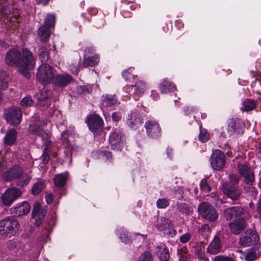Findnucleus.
Here are the masks:
<instances>
[{"mask_svg":"<svg viewBox=\"0 0 261 261\" xmlns=\"http://www.w3.org/2000/svg\"><path fill=\"white\" fill-rule=\"evenodd\" d=\"M5 61L10 66L17 67L19 72L27 78L30 76L29 70L35 66L33 55L27 48L22 49L21 51L16 48L9 50L5 55Z\"/></svg>","mask_w":261,"mask_h":261,"instance_id":"f257e3e1","label":"nucleus"},{"mask_svg":"<svg viewBox=\"0 0 261 261\" xmlns=\"http://www.w3.org/2000/svg\"><path fill=\"white\" fill-rule=\"evenodd\" d=\"M19 15L18 10L13 7L12 0H0V16L7 19L9 27L13 30L17 28L18 23L16 20Z\"/></svg>","mask_w":261,"mask_h":261,"instance_id":"f03ea898","label":"nucleus"},{"mask_svg":"<svg viewBox=\"0 0 261 261\" xmlns=\"http://www.w3.org/2000/svg\"><path fill=\"white\" fill-rule=\"evenodd\" d=\"M55 75L53 67L48 64L42 63L38 69L36 78L40 83L47 85L53 82Z\"/></svg>","mask_w":261,"mask_h":261,"instance_id":"7ed1b4c3","label":"nucleus"},{"mask_svg":"<svg viewBox=\"0 0 261 261\" xmlns=\"http://www.w3.org/2000/svg\"><path fill=\"white\" fill-rule=\"evenodd\" d=\"M18 222L13 217H8L0 220V235L8 237L18 229Z\"/></svg>","mask_w":261,"mask_h":261,"instance_id":"20e7f679","label":"nucleus"},{"mask_svg":"<svg viewBox=\"0 0 261 261\" xmlns=\"http://www.w3.org/2000/svg\"><path fill=\"white\" fill-rule=\"evenodd\" d=\"M55 23V16L53 14H48L45 19L44 25L41 26L38 31L40 39L47 41L50 35L51 29L54 28Z\"/></svg>","mask_w":261,"mask_h":261,"instance_id":"39448f33","label":"nucleus"},{"mask_svg":"<svg viewBox=\"0 0 261 261\" xmlns=\"http://www.w3.org/2000/svg\"><path fill=\"white\" fill-rule=\"evenodd\" d=\"M199 213L205 219L210 221H214L217 219L218 214L214 206L208 202H203L198 207Z\"/></svg>","mask_w":261,"mask_h":261,"instance_id":"423d86ee","label":"nucleus"},{"mask_svg":"<svg viewBox=\"0 0 261 261\" xmlns=\"http://www.w3.org/2000/svg\"><path fill=\"white\" fill-rule=\"evenodd\" d=\"M6 119L13 125H18L21 122L22 112L19 108L12 107L5 110Z\"/></svg>","mask_w":261,"mask_h":261,"instance_id":"0eeeda50","label":"nucleus"},{"mask_svg":"<svg viewBox=\"0 0 261 261\" xmlns=\"http://www.w3.org/2000/svg\"><path fill=\"white\" fill-rule=\"evenodd\" d=\"M44 124L45 122L44 121L30 124L29 126V132L32 135H35L40 137L46 144H47L50 140V138L49 135L43 128Z\"/></svg>","mask_w":261,"mask_h":261,"instance_id":"6e6552de","label":"nucleus"},{"mask_svg":"<svg viewBox=\"0 0 261 261\" xmlns=\"http://www.w3.org/2000/svg\"><path fill=\"white\" fill-rule=\"evenodd\" d=\"M211 165L216 170L223 169L225 165V156L220 150L214 151L211 156Z\"/></svg>","mask_w":261,"mask_h":261,"instance_id":"1a4fd4ad","label":"nucleus"},{"mask_svg":"<svg viewBox=\"0 0 261 261\" xmlns=\"http://www.w3.org/2000/svg\"><path fill=\"white\" fill-rule=\"evenodd\" d=\"M21 195L22 191L19 189H8L2 196L3 203L6 206H10Z\"/></svg>","mask_w":261,"mask_h":261,"instance_id":"9d476101","label":"nucleus"},{"mask_svg":"<svg viewBox=\"0 0 261 261\" xmlns=\"http://www.w3.org/2000/svg\"><path fill=\"white\" fill-rule=\"evenodd\" d=\"M224 215L227 220H231L233 217L237 219L248 218V212L240 206H233L226 208L224 211Z\"/></svg>","mask_w":261,"mask_h":261,"instance_id":"9b49d317","label":"nucleus"},{"mask_svg":"<svg viewBox=\"0 0 261 261\" xmlns=\"http://www.w3.org/2000/svg\"><path fill=\"white\" fill-rule=\"evenodd\" d=\"M147 135L150 138H156L161 135V128L159 123L155 120H149L145 123Z\"/></svg>","mask_w":261,"mask_h":261,"instance_id":"f8f14e48","label":"nucleus"},{"mask_svg":"<svg viewBox=\"0 0 261 261\" xmlns=\"http://www.w3.org/2000/svg\"><path fill=\"white\" fill-rule=\"evenodd\" d=\"M124 138L120 130L116 129L113 131L109 137V142L111 147L114 150H119L123 146Z\"/></svg>","mask_w":261,"mask_h":261,"instance_id":"ddd939ff","label":"nucleus"},{"mask_svg":"<svg viewBox=\"0 0 261 261\" xmlns=\"http://www.w3.org/2000/svg\"><path fill=\"white\" fill-rule=\"evenodd\" d=\"M51 92L50 90L44 88L41 90L36 94L37 105L40 107L47 108L51 104L50 97Z\"/></svg>","mask_w":261,"mask_h":261,"instance_id":"4468645a","label":"nucleus"},{"mask_svg":"<svg viewBox=\"0 0 261 261\" xmlns=\"http://www.w3.org/2000/svg\"><path fill=\"white\" fill-rule=\"evenodd\" d=\"M259 240L258 234L252 230H247L240 237V243L244 246H249L257 243Z\"/></svg>","mask_w":261,"mask_h":261,"instance_id":"2eb2a0df","label":"nucleus"},{"mask_svg":"<svg viewBox=\"0 0 261 261\" xmlns=\"http://www.w3.org/2000/svg\"><path fill=\"white\" fill-rule=\"evenodd\" d=\"M87 123L91 131L96 135L102 129L103 121L99 116L93 115L88 118Z\"/></svg>","mask_w":261,"mask_h":261,"instance_id":"dca6fc26","label":"nucleus"},{"mask_svg":"<svg viewBox=\"0 0 261 261\" xmlns=\"http://www.w3.org/2000/svg\"><path fill=\"white\" fill-rule=\"evenodd\" d=\"M240 174L244 177V182L248 185H251L254 180V173L247 166L244 164L238 165Z\"/></svg>","mask_w":261,"mask_h":261,"instance_id":"f3484780","label":"nucleus"},{"mask_svg":"<svg viewBox=\"0 0 261 261\" xmlns=\"http://www.w3.org/2000/svg\"><path fill=\"white\" fill-rule=\"evenodd\" d=\"M222 191L224 194L232 200H237L241 195V191L238 186H232L227 182L223 185Z\"/></svg>","mask_w":261,"mask_h":261,"instance_id":"a211bd4d","label":"nucleus"},{"mask_svg":"<svg viewBox=\"0 0 261 261\" xmlns=\"http://www.w3.org/2000/svg\"><path fill=\"white\" fill-rule=\"evenodd\" d=\"M73 79L67 73L58 74L55 75L52 83L56 86L64 87L71 83Z\"/></svg>","mask_w":261,"mask_h":261,"instance_id":"6ab92c4d","label":"nucleus"},{"mask_svg":"<svg viewBox=\"0 0 261 261\" xmlns=\"http://www.w3.org/2000/svg\"><path fill=\"white\" fill-rule=\"evenodd\" d=\"M23 170L18 166H14L4 173V178L7 181L18 178L22 174Z\"/></svg>","mask_w":261,"mask_h":261,"instance_id":"aec40b11","label":"nucleus"},{"mask_svg":"<svg viewBox=\"0 0 261 261\" xmlns=\"http://www.w3.org/2000/svg\"><path fill=\"white\" fill-rule=\"evenodd\" d=\"M222 243L218 236H215L207 248V252L210 254H217L221 252Z\"/></svg>","mask_w":261,"mask_h":261,"instance_id":"412c9836","label":"nucleus"},{"mask_svg":"<svg viewBox=\"0 0 261 261\" xmlns=\"http://www.w3.org/2000/svg\"><path fill=\"white\" fill-rule=\"evenodd\" d=\"M31 209V205L27 201L18 203L11 208L12 214L16 216H21L27 214Z\"/></svg>","mask_w":261,"mask_h":261,"instance_id":"4be33fe9","label":"nucleus"},{"mask_svg":"<svg viewBox=\"0 0 261 261\" xmlns=\"http://www.w3.org/2000/svg\"><path fill=\"white\" fill-rule=\"evenodd\" d=\"M143 123V119L137 112L131 113L128 116L127 123L133 129H136Z\"/></svg>","mask_w":261,"mask_h":261,"instance_id":"5701e85b","label":"nucleus"},{"mask_svg":"<svg viewBox=\"0 0 261 261\" xmlns=\"http://www.w3.org/2000/svg\"><path fill=\"white\" fill-rule=\"evenodd\" d=\"M246 218H239L234 220L229 223V227L231 231L234 234H239L246 226L245 219Z\"/></svg>","mask_w":261,"mask_h":261,"instance_id":"b1692460","label":"nucleus"},{"mask_svg":"<svg viewBox=\"0 0 261 261\" xmlns=\"http://www.w3.org/2000/svg\"><path fill=\"white\" fill-rule=\"evenodd\" d=\"M155 250L156 255L161 260H168L170 257L169 250L167 246L164 243H158L155 247Z\"/></svg>","mask_w":261,"mask_h":261,"instance_id":"393cba45","label":"nucleus"},{"mask_svg":"<svg viewBox=\"0 0 261 261\" xmlns=\"http://www.w3.org/2000/svg\"><path fill=\"white\" fill-rule=\"evenodd\" d=\"M99 61V59L97 55L90 56L88 51H85L83 65L84 67H92L97 65Z\"/></svg>","mask_w":261,"mask_h":261,"instance_id":"a878e982","label":"nucleus"},{"mask_svg":"<svg viewBox=\"0 0 261 261\" xmlns=\"http://www.w3.org/2000/svg\"><path fill=\"white\" fill-rule=\"evenodd\" d=\"M116 103L117 99L115 95L106 94L101 97L100 105L102 109L112 107Z\"/></svg>","mask_w":261,"mask_h":261,"instance_id":"bb28decb","label":"nucleus"},{"mask_svg":"<svg viewBox=\"0 0 261 261\" xmlns=\"http://www.w3.org/2000/svg\"><path fill=\"white\" fill-rule=\"evenodd\" d=\"M159 89L162 93L165 94L174 92L176 90V87L171 82L164 79L159 86Z\"/></svg>","mask_w":261,"mask_h":261,"instance_id":"cd10ccee","label":"nucleus"},{"mask_svg":"<svg viewBox=\"0 0 261 261\" xmlns=\"http://www.w3.org/2000/svg\"><path fill=\"white\" fill-rule=\"evenodd\" d=\"M49 46L47 44L41 46L38 49V53L41 61L46 62L48 61L49 58Z\"/></svg>","mask_w":261,"mask_h":261,"instance_id":"c85d7f7f","label":"nucleus"},{"mask_svg":"<svg viewBox=\"0 0 261 261\" xmlns=\"http://www.w3.org/2000/svg\"><path fill=\"white\" fill-rule=\"evenodd\" d=\"M17 132L15 129H10L4 137V142L7 145H12L16 141Z\"/></svg>","mask_w":261,"mask_h":261,"instance_id":"c756f323","label":"nucleus"},{"mask_svg":"<svg viewBox=\"0 0 261 261\" xmlns=\"http://www.w3.org/2000/svg\"><path fill=\"white\" fill-rule=\"evenodd\" d=\"M68 174L67 173H63L59 174L56 176L54 178V183L57 187H63L66 182L68 178Z\"/></svg>","mask_w":261,"mask_h":261,"instance_id":"7c9ffc66","label":"nucleus"},{"mask_svg":"<svg viewBox=\"0 0 261 261\" xmlns=\"http://www.w3.org/2000/svg\"><path fill=\"white\" fill-rule=\"evenodd\" d=\"M241 126V124L237 121L234 119H230L228 122L227 130L228 132L231 135L236 132L237 129H239Z\"/></svg>","mask_w":261,"mask_h":261,"instance_id":"2f4dec72","label":"nucleus"},{"mask_svg":"<svg viewBox=\"0 0 261 261\" xmlns=\"http://www.w3.org/2000/svg\"><path fill=\"white\" fill-rule=\"evenodd\" d=\"M256 107V102L249 99H246L243 102V107L241 108L242 111H249L254 109Z\"/></svg>","mask_w":261,"mask_h":261,"instance_id":"473e14b6","label":"nucleus"},{"mask_svg":"<svg viewBox=\"0 0 261 261\" xmlns=\"http://www.w3.org/2000/svg\"><path fill=\"white\" fill-rule=\"evenodd\" d=\"M135 87L134 93L138 96L142 94L147 88L145 82L142 81H138L136 84Z\"/></svg>","mask_w":261,"mask_h":261,"instance_id":"72a5a7b5","label":"nucleus"},{"mask_svg":"<svg viewBox=\"0 0 261 261\" xmlns=\"http://www.w3.org/2000/svg\"><path fill=\"white\" fill-rule=\"evenodd\" d=\"M260 255L256 250L250 249L246 253L244 259L246 261H254Z\"/></svg>","mask_w":261,"mask_h":261,"instance_id":"f704fd0d","label":"nucleus"},{"mask_svg":"<svg viewBox=\"0 0 261 261\" xmlns=\"http://www.w3.org/2000/svg\"><path fill=\"white\" fill-rule=\"evenodd\" d=\"M45 185L43 182H37L33 186L32 193L35 195H38L43 191Z\"/></svg>","mask_w":261,"mask_h":261,"instance_id":"c9c22d12","label":"nucleus"},{"mask_svg":"<svg viewBox=\"0 0 261 261\" xmlns=\"http://www.w3.org/2000/svg\"><path fill=\"white\" fill-rule=\"evenodd\" d=\"M169 226L167 220L164 217H162L158 220L156 227L160 231H163L165 232L167 230V227Z\"/></svg>","mask_w":261,"mask_h":261,"instance_id":"e433bc0d","label":"nucleus"},{"mask_svg":"<svg viewBox=\"0 0 261 261\" xmlns=\"http://www.w3.org/2000/svg\"><path fill=\"white\" fill-rule=\"evenodd\" d=\"M179 261H187L188 256V249L186 247H181L177 250Z\"/></svg>","mask_w":261,"mask_h":261,"instance_id":"4c0bfd02","label":"nucleus"},{"mask_svg":"<svg viewBox=\"0 0 261 261\" xmlns=\"http://www.w3.org/2000/svg\"><path fill=\"white\" fill-rule=\"evenodd\" d=\"M41 205L39 202H36L33 206V208L32 212V217H35L37 215L41 216L42 214V212H44V215L46 213L45 212L40 211Z\"/></svg>","mask_w":261,"mask_h":261,"instance_id":"58836bf2","label":"nucleus"},{"mask_svg":"<svg viewBox=\"0 0 261 261\" xmlns=\"http://www.w3.org/2000/svg\"><path fill=\"white\" fill-rule=\"evenodd\" d=\"M212 261H237L234 258L232 257L224 255H219L215 256L213 259Z\"/></svg>","mask_w":261,"mask_h":261,"instance_id":"ea45409f","label":"nucleus"},{"mask_svg":"<svg viewBox=\"0 0 261 261\" xmlns=\"http://www.w3.org/2000/svg\"><path fill=\"white\" fill-rule=\"evenodd\" d=\"M210 138L209 134L205 129H200V133L198 135L199 141L204 142L207 141Z\"/></svg>","mask_w":261,"mask_h":261,"instance_id":"a19ab883","label":"nucleus"},{"mask_svg":"<svg viewBox=\"0 0 261 261\" xmlns=\"http://www.w3.org/2000/svg\"><path fill=\"white\" fill-rule=\"evenodd\" d=\"M20 178V181H19V185L21 186H24L25 185H27L29 182L31 176L27 174V173H23L21 175Z\"/></svg>","mask_w":261,"mask_h":261,"instance_id":"79ce46f5","label":"nucleus"},{"mask_svg":"<svg viewBox=\"0 0 261 261\" xmlns=\"http://www.w3.org/2000/svg\"><path fill=\"white\" fill-rule=\"evenodd\" d=\"M156 203V206L159 208H165L169 205L168 200L165 198L159 199Z\"/></svg>","mask_w":261,"mask_h":261,"instance_id":"37998d69","label":"nucleus"},{"mask_svg":"<svg viewBox=\"0 0 261 261\" xmlns=\"http://www.w3.org/2000/svg\"><path fill=\"white\" fill-rule=\"evenodd\" d=\"M229 182L228 183V184L232 186H238L237 185L239 181V177L237 175L233 173L230 174L229 175Z\"/></svg>","mask_w":261,"mask_h":261,"instance_id":"c03bdc74","label":"nucleus"},{"mask_svg":"<svg viewBox=\"0 0 261 261\" xmlns=\"http://www.w3.org/2000/svg\"><path fill=\"white\" fill-rule=\"evenodd\" d=\"M138 261H152L151 253L149 251H145L141 255Z\"/></svg>","mask_w":261,"mask_h":261,"instance_id":"a18cd8bd","label":"nucleus"},{"mask_svg":"<svg viewBox=\"0 0 261 261\" xmlns=\"http://www.w3.org/2000/svg\"><path fill=\"white\" fill-rule=\"evenodd\" d=\"M177 210L182 214H188L190 211L189 206L184 203L177 204Z\"/></svg>","mask_w":261,"mask_h":261,"instance_id":"49530a36","label":"nucleus"},{"mask_svg":"<svg viewBox=\"0 0 261 261\" xmlns=\"http://www.w3.org/2000/svg\"><path fill=\"white\" fill-rule=\"evenodd\" d=\"M33 102V100L31 97H25L21 100V105L23 107H30L32 105Z\"/></svg>","mask_w":261,"mask_h":261,"instance_id":"de8ad7c7","label":"nucleus"},{"mask_svg":"<svg viewBox=\"0 0 261 261\" xmlns=\"http://www.w3.org/2000/svg\"><path fill=\"white\" fill-rule=\"evenodd\" d=\"M119 235H120V239L121 240L122 242H124V243H127L129 242L130 239L129 237L127 236V233L126 231L124 230H120L119 232Z\"/></svg>","mask_w":261,"mask_h":261,"instance_id":"09e8293b","label":"nucleus"},{"mask_svg":"<svg viewBox=\"0 0 261 261\" xmlns=\"http://www.w3.org/2000/svg\"><path fill=\"white\" fill-rule=\"evenodd\" d=\"M133 68L132 67L127 68L126 70H124L122 72V76L125 79L126 81L129 80L132 75L131 74V72H132Z\"/></svg>","mask_w":261,"mask_h":261,"instance_id":"8fccbe9b","label":"nucleus"},{"mask_svg":"<svg viewBox=\"0 0 261 261\" xmlns=\"http://www.w3.org/2000/svg\"><path fill=\"white\" fill-rule=\"evenodd\" d=\"M191 236V233H186L180 237L179 241L182 243H186L190 240Z\"/></svg>","mask_w":261,"mask_h":261,"instance_id":"3c124183","label":"nucleus"},{"mask_svg":"<svg viewBox=\"0 0 261 261\" xmlns=\"http://www.w3.org/2000/svg\"><path fill=\"white\" fill-rule=\"evenodd\" d=\"M200 187L202 191L205 192H210L211 191V187L204 180H202L200 182Z\"/></svg>","mask_w":261,"mask_h":261,"instance_id":"603ef678","label":"nucleus"},{"mask_svg":"<svg viewBox=\"0 0 261 261\" xmlns=\"http://www.w3.org/2000/svg\"><path fill=\"white\" fill-rule=\"evenodd\" d=\"M99 154L101 155L106 160H109L112 158V153L108 151H99Z\"/></svg>","mask_w":261,"mask_h":261,"instance_id":"864d4df0","label":"nucleus"},{"mask_svg":"<svg viewBox=\"0 0 261 261\" xmlns=\"http://www.w3.org/2000/svg\"><path fill=\"white\" fill-rule=\"evenodd\" d=\"M195 253L199 258L204 257V251L201 247H196L195 250Z\"/></svg>","mask_w":261,"mask_h":261,"instance_id":"5fc2aeb1","label":"nucleus"},{"mask_svg":"<svg viewBox=\"0 0 261 261\" xmlns=\"http://www.w3.org/2000/svg\"><path fill=\"white\" fill-rule=\"evenodd\" d=\"M45 200L47 204H51L54 200L53 194L50 192H47L45 195Z\"/></svg>","mask_w":261,"mask_h":261,"instance_id":"6e6d98bb","label":"nucleus"},{"mask_svg":"<svg viewBox=\"0 0 261 261\" xmlns=\"http://www.w3.org/2000/svg\"><path fill=\"white\" fill-rule=\"evenodd\" d=\"M48 238V233L47 231L46 230L43 234H40V236H39L38 241L40 243H42L44 241H46V239Z\"/></svg>","mask_w":261,"mask_h":261,"instance_id":"4d7b16f0","label":"nucleus"},{"mask_svg":"<svg viewBox=\"0 0 261 261\" xmlns=\"http://www.w3.org/2000/svg\"><path fill=\"white\" fill-rule=\"evenodd\" d=\"M112 118L113 121H118L121 119V116L119 113L114 112L112 114Z\"/></svg>","mask_w":261,"mask_h":261,"instance_id":"13d9d810","label":"nucleus"},{"mask_svg":"<svg viewBox=\"0 0 261 261\" xmlns=\"http://www.w3.org/2000/svg\"><path fill=\"white\" fill-rule=\"evenodd\" d=\"M70 69L72 73L74 74H77L80 71L79 67L77 66H75L74 65H71L70 66Z\"/></svg>","mask_w":261,"mask_h":261,"instance_id":"bf43d9fd","label":"nucleus"},{"mask_svg":"<svg viewBox=\"0 0 261 261\" xmlns=\"http://www.w3.org/2000/svg\"><path fill=\"white\" fill-rule=\"evenodd\" d=\"M47 148L46 147H45L44 151L42 154V159L43 161L44 164L46 163L48 161V158H49V155L47 152Z\"/></svg>","mask_w":261,"mask_h":261,"instance_id":"052dcab7","label":"nucleus"},{"mask_svg":"<svg viewBox=\"0 0 261 261\" xmlns=\"http://www.w3.org/2000/svg\"><path fill=\"white\" fill-rule=\"evenodd\" d=\"M44 216V212H42V214L41 216H39L37 219L36 220L35 224L37 226H39L41 225L42 222V218Z\"/></svg>","mask_w":261,"mask_h":261,"instance_id":"680f3d73","label":"nucleus"},{"mask_svg":"<svg viewBox=\"0 0 261 261\" xmlns=\"http://www.w3.org/2000/svg\"><path fill=\"white\" fill-rule=\"evenodd\" d=\"M88 51V52L89 53V55H90V56H92L93 55H96L94 53V50L93 48L92 47H87L85 51Z\"/></svg>","mask_w":261,"mask_h":261,"instance_id":"e2e57ef3","label":"nucleus"},{"mask_svg":"<svg viewBox=\"0 0 261 261\" xmlns=\"http://www.w3.org/2000/svg\"><path fill=\"white\" fill-rule=\"evenodd\" d=\"M256 210L257 213L261 215V198L258 201Z\"/></svg>","mask_w":261,"mask_h":261,"instance_id":"0e129e2a","label":"nucleus"},{"mask_svg":"<svg viewBox=\"0 0 261 261\" xmlns=\"http://www.w3.org/2000/svg\"><path fill=\"white\" fill-rule=\"evenodd\" d=\"M166 153H167V156L170 159H171L172 158V150L171 149L168 148L167 149Z\"/></svg>","mask_w":261,"mask_h":261,"instance_id":"69168bd1","label":"nucleus"},{"mask_svg":"<svg viewBox=\"0 0 261 261\" xmlns=\"http://www.w3.org/2000/svg\"><path fill=\"white\" fill-rule=\"evenodd\" d=\"M67 135V132H66V130L63 132L62 133H61V139L63 140V141H65L66 140H67V139H66V136Z\"/></svg>","mask_w":261,"mask_h":261,"instance_id":"338daca9","label":"nucleus"},{"mask_svg":"<svg viewBox=\"0 0 261 261\" xmlns=\"http://www.w3.org/2000/svg\"><path fill=\"white\" fill-rule=\"evenodd\" d=\"M36 2L38 4L45 5L48 3L49 0H36Z\"/></svg>","mask_w":261,"mask_h":261,"instance_id":"774afa93","label":"nucleus"}]
</instances>
